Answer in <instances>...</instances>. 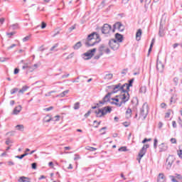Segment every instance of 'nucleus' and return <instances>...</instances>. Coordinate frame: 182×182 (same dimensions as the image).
<instances>
[{"instance_id": "obj_61", "label": "nucleus", "mask_w": 182, "mask_h": 182, "mask_svg": "<svg viewBox=\"0 0 182 182\" xmlns=\"http://www.w3.org/2000/svg\"><path fill=\"white\" fill-rule=\"evenodd\" d=\"M18 73H19V69L15 68L14 69V75H18Z\"/></svg>"}, {"instance_id": "obj_29", "label": "nucleus", "mask_w": 182, "mask_h": 182, "mask_svg": "<svg viewBox=\"0 0 182 182\" xmlns=\"http://www.w3.org/2000/svg\"><path fill=\"white\" fill-rule=\"evenodd\" d=\"M29 154L28 152H26L25 154L21 155V156H16V159H19L20 160H22L23 157H26V156H28Z\"/></svg>"}, {"instance_id": "obj_64", "label": "nucleus", "mask_w": 182, "mask_h": 182, "mask_svg": "<svg viewBox=\"0 0 182 182\" xmlns=\"http://www.w3.org/2000/svg\"><path fill=\"white\" fill-rule=\"evenodd\" d=\"M100 53H99V55L95 56V59H100Z\"/></svg>"}, {"instance_id": "obj_40", "label": "nucleus", "mask_w": 182, "mask_h": 182, "mask_svg": "<svg viewBox=\"0 0 182 182\" xmlns=\"http://www.w3.org/2000/svg\"><path fill=\"white\" fill-rule=\"evenodd\" d=\"M6 60H9V58H0V62H6Z\"/></svg>"}, {"instance_id": "obj_42", "label": "nucleus", "mask_w": 182, "mask_h": 182, "mask_svg": "<svg viewBox=\"0 0 182 182\" xmlns=\"http://www.w3.org/2000/svg\"><path fill=\"white\" fill-rule=\"evenodd\" d=\"M175 177L177 178V180H181V178H182L181 175L178 174V173H176Z\"/></svg>"}, {"instance_id": "obj_2", "label": "nucleus", "mask_w": 182, "mask_h": 182, "mask_svg": "<svg viewBox=\"0 0 182 182\" xmlns=\"http://www.w3.org/2000/svg\"><path fill=\"white\" fill-rule=\"evenodd\" d=\"M133 82H134V79H132L129 80V83H125L123 85L119 83L116 85H112L113 92L117 93V92H127L130 90V87L133 86Z\"/></svg>"}, {"instance_id": "obj_23", "label": "nucleus", "mask_w": 182, "mask_h": 182, "mask_svg": "<svg viewBox=\"0 0 182 182\" xmlns=\"http://www.w3.org/2000/svg\"><path fill=\"white\" fill-rule=\"evenodd\" d=\"M80 48H82V42L79 41L77 42L74 46L73 49L75 50H77V49H80Z\"/></svg>"}, {"instance_id": "obj_36", "label": "nucleus", "mask_w": 182, "mask_h": 182, "mask_svg": "<svg viewBox=\"0 0 182 182\" xmlns=\"http://www.w3.org/2000/svg\"><path fill=\"white\" fill-rule=\"evenodd\" d=\"M141 2H144L145 6L150 5V4L151 3V0H141Z\"/></svg>"}, {"instance_id": "obj_18", "label": "nucleus", "mask_w": 182, "mask_h": 182, "mask_svg": "<svg viewBox=\"0 0 182 182\" xmlns=\"http://www.w3.org/2000/svg\"><path fill=\"white\" fill-rule=\"evenodd\" d=\"M115 38H116L117 42H118V43L123 42V36L118 33L115 34Z\"/></svg>"}, {"instance_id": "obj_20", "label": "nucleus", "mask_w": 182, "mask_h": 182, "mask_svg": "<svg viewBox=\"0 0 182 182\" xmlns=\"http://www.w3.org/2000/svg\"><path fill=\"white\" fill-rule=\"evenodd\" d=\"M28 89H29V87L28 86H23L19 91H18V96H20V95H23V93H25V92H26V90H28Z\"/></svg>"}, {"instance_id": "obj_24", "label": "nucleus", "mask_w": 182, "mask_h": 182, "mask_svg": "<svg viewBox=\"0 0 182 182\" xmlns=\"http://www.w3.org/2000/svg\"><path fill=\"white\" fill-rule=\"evenodd\" d=\"M177 102V95L173 94L171 97V103H176Z\"/></svg>"}, {"instance_id": "obj_53", "label": "nucleus", "mask_w": 182, "mask_h": 182, "mask_svg": "<svg viewBox=\"0 0 182 182\" xmlns=\"http://www.w3.org/2000/svg\"><path fill=\"white\" fill-rule=\"evenodd\" d=\"M54 118H55V122H59V119H60V116L59 115H56L54 117Z\"/></svg>"}, {"instance_id": "obj_25", "label": "nucleus", "mask_w": 182, "mask_h": 182, "mask_svg": "<svg viewBox=\"0 0 182 182\" xmlns=\"http://www.w3.org/2000/svg\"><path fill=\"white\" fill-rule=\"evenodd\" d=\"M16 129L19 132H23V129H25V127L22 124H18L16 126Z\"/></svg>"}, {"instance_id": "obj_28", "label": "nucleus", "mask_w": 182, "mask_h": 182, "mask_svg": "<svg viewBox=\"0 0 182 182\" xmlns=\"http://www.w3.org/2000/svg\"><path fill=\"white\" fill-rule=\"evenodd\" d=\"M61 29L60 28L55 30V33L52 36L53 38H55L57 35H59L60 33Z\"/></svg>"}, {"instance_id": "obj_47", "label": "nucleus", "mask_w": 182, "mask_h": 182, "mask_svg": "<svg viewBox=\"0 0 182 182\" xmlns=\"http://www.w3.org/2000/svg\"><path fill=\"white\" fill-rule=\"evenodd\" d=\"M171 142L173 144H176V143H177V140L175 138H172V139H171Z\"/></svg>"}, {"instance_id": "obj_58", "label": "nucleus", "mask_w": 182, "mask_h": 182, "mask_svg": "<svg viewBox=\"0 0 182 182\" xmlns=\"http://www.w3.org/2000/svg\"><path fill=\"white\" fill-rule=\"evenodd\" d=\"M178 156H179V157L181 159H182V151L181 150L178 151Z\"/></svg>"}, {"instance_id": "obj_35", "label": "nucleus", "mask_w": 182, "mask_h": 182, "mask_svg": "<svg viewBox=\"0 0 182 182\" xmlns=\"http://www.w3.org/2000/svg\"><path fill=\"white\" fill-rule=\"evenodd\" d=\"M119 151H127V146H122L118 149Z\"/></svg>"}, {"instance_id": "obj_12", "label": "nucleus", "mask_w": 182, "mask_h": 182, "mask_svg": "<svg viewBox=\"0 0 182 182\" xmlns=\"http://www.w3.org/2000/svg\"><path fill=\"white\" fill-rule=\"evenodd\" d=\"M110 31H112V26L107 23L104 24V26L102 28V33L107 35V33H110Z\"/></svg>"}, {"instance_id": "obj_4", "label": "nucleus", "mask_w": 182, "mask_h": 182, "mask_svg": "<svg viewBox=\"0 0 182 182\" xmlns=\"http://www.w3.org/2000/svg\"><path fill=\"white\" fill-rule=\"evenodd\" d=\"M107 113H112V107H105L101 109H98L95 111V114H97V117H102Z\"/></svg>"}, {"instance_id": "obj_52", "label": "nucleus", "mask_w": 182, "mask_h": 182, "mask_svg": "<svg viewBox=\"0 0 182 182\" xmlns=\"http://www.w3.org/2000/svg\"><path fill=\"white\" fill-rule=\"evenodd\" d=\"M75 29H76V26H71L70 28H69V31L70 32H72V31H73V30H75Z\"/></svg>"}, {"instance_id": "obj_21", "label": "nucleus", "mask_w": 182, "mask_h": 182, "mask_svg": "<svg viewBox=\"0 0 182 182\" xmlns=\"http://www.w3.org/2000/svg\"><path fill=\"white\" fill-rule=\"evenodd\" d=\"M127 119H130L132 117V109L128 108L126 111Z\"/></svg>"}, {"instance_id": "obj_51", "label": "nucleus", "mask_w": 182, "mask_h": 182, "mask_svg": "<svg viewBox=\"0 0 182 182\" xmlns=\"http://www.w3.org/2000/svg\"><path fill=\"white\" fill-rule=\"evenodd\" d=\"M31 167H32L33 170H36V163H33L31 164Z\"/></svg>"}, {"instance_id": "obj_44", "label": "nucleus", "mask_w": 182, "mask_h": 182, "mask_svg": "<svg viewBox=\"0 0 182 182\" xmlns=\"http://www.w3.org/2000/svg\"><path fill=\"white\" fill-rule=\"evenodd\" d=\"M15 35V32H11V33H7L6 36H9V38H11V36H14Z\"/></svg>"}, {"instance_id": "obj_27", "label": "nucleus", "mask_w": 182, "mask_h": 182, "mask_svg": "<svg viewBox=\"0 0 182 182\" xmlns=\"http://www.w3.org/2000/svg\"><path fill=\"white\" fill-rule=\"evenodd\" d=\"M73 109L74 110H79V109H80V102H75Z\"/></svg>"}, {"instance_id": "obj_63", "label": "nucleus", "mask_w": 182, "mask_h": 182, "mask_svg": "<svg viewBox=\"0 0 182 182\" xmlns=\"http://www.w3.org/2000/svg\"><path fill=\"white\" fill-rule=\"evenodd\" d=\"M159 36H163V30H161V27L159 28Z\"/></svg>"}, {"instance_id": "obj_19", "label": "nucleus", "mask_w": 182, "mask_h": 182, "mask_svg": "<svg viewBox=\"0 0 182 182\" xmlns=\"http://www.w3.org/2000/svg\"><path fill=\"white\" fill-rule=\"evenodd\" d=\"M141 33H143L142 31L141 28L138 29L136 33V41H140L141 38Z\"/></svg>"}, {"instance_id": "obj_16", "label": "nucleus", "mask_w": 182, "mask_h": 182, "mask_svg": "<svg viewBox=\"0 0 182 182\" xmlns=\"http://www.w3.org/2000/svg\"><path fill=\"white\" fill-rule=\"evenodd\" d=\"M157 181L158 182H166V176H164V173H161L159 174Z\"/></svg>"}, {"instance_id": "obj_39", "label": "nucleus", "mask_w": 182, "mask_h": 182, "mask_svg": "<svg viewBox=\"0 0 182 182\" xmlns=\"http://www.w3.org/2000/svg\"><path fill=\"white\" fill-rule=\"evenodd\" d=\"M58 46H59L58 43H55L50 49V50L53 51L55 50V49H56V48H58Z\"/></svg>"}, {"instance_id": "obj_41", "label": "nucleus", "mask_w": 182, "mask_h": 182, "mask_svg": "<svg viewBox=\"0 0 182 182\" xmlns=\"http://www.w3.org/2000/svg\"><path fill=\"white\" fill-rule=\"evenodd\" d=\"M30 38H31V36H27L23 38V42H28V41H29Z\"/></svg>"}, {"instance_id": "obj_45", "label": "nucleus", "mask_w": 182, "mask_h": 182, "mask_svg": "<svg viewBox=\"0 0 182 182\" xmlns=\"http://www.w3.org/2000/svg\"><path fill=\"white\" fill-rule=\"evenodd\" d=\"M45 28H46V23L43 21L41 23V29H45Z\"/></svg>"}, {"instance_id": "obj_1", "label": "nucleus", "mask_w": 182, "mask_h": 182, "mask_svg": "<svg viewBox=\"0 0 182 182\" xmlns=\"http://www.w3.org/2000/svg\"><path fill=\"white\" fill-rule=\"evenodd\" d=\"M121 92L119 95H117L114 98H112V105H115L117 107H121L122 105H126V102H129L130 99V95L127 92Z\"/></svg>"}, {"instance_id": "obj_57", "label": "nucleus", "mask_w": 182, "mask_h": 182, "mask_svg": "<svg viewBox=\"0 0 182 182\" xmlns=\"http://www.w3.org/2000/svg\"><path fill=\"white\" fill-rule=\"evenodd\" d=\"M53 109V107H49L48 108H46V112H50V110Z\"/></svg>"}, {"instance_id": "obj_59", "label": "nucleus", "mask_w": 182, "mask_h": 182, "mask_svg": "<svg viewBox=\"0 0 182 182\" xmlns=\"http://www.w3.org/2000/svg\"><path fill=\"white\" fill-rule=\"evenodd\" d=\"M80 159V156L77 155V154H75V158H74V160H79Z\"/></svg>"}, {"instance_id": "obj_46", "label": "nucleus", "mask_w": 182, "mask_h": 182, "mask_svg": "<svg viewBox=\"0 0 182 182\" xmlns=\"http://www.w3.org/2000/svg\"><path fill=\"white\" fill-rule=\"evenodd\" d=\"M50 120H52V119H50V118L48 119V117H46V118L44 119V122L49 123V122H50Z\"/></svg>"}, {"instance_id": "obj_11", "label": "nucleus", "mask_w": 182, "mask_h": 182, "mask_svg": "<svg viewBox=\"0 0 182 182\" xmlns=\"http://www.w3.org/2000/svg\"><path fill=\"white\" fill-rule=\"evenodd\" d=\"M173 163H174V156H169L166 159V170H170Z\"/></svg>"}, {"instance_id": "obj_56", "label": "nucleus", "mask_w": 182, "mask_h": 182, "mask_svg": "<svg viewBox=\"0 0 182 182\" xmlns=\"http://www.w3.org/2000/svg\"><path fill=\"white\" fill-rule=\"evenodd\" d=\"M15 46H16V44H12L11 46H10L9 47L7 48V50H9V49H12V48H15Z\"/></svg>"}, {"instance_id": "obj_5", "label": "nucleus", "mask_w": 182, "mask_h": 182, "mask_svg": "<svg viewBox=\"0 0 182 182\" xmlns=\"http://www.w3.org/2000/svg\"><path fill=\"white\" fill-rule=\"evenodd\" d=\"M149 114V105L147 102L144 103L142 107L140 109L139 116L144 120Z\"/></svg>"}, {"instance_id": "obj_22", "label": "nucleus", "mask_w": 182, "mask_h": 182, "mask_svg": "<svg viewBox=\"0 0 182 182\" xmlns=\"http://www.w3.org/2000/svg\"><path fill=\"white\" fill-rule=\"evenodd\" d=\"M105 80H110L113 79V74L109 73L106 74L105 76L104 77Z\"/></svg>"}, {"instance_id": "obj_32", "label": "nucleus", "mask_w": 182, "mask_h": 182, "mask_svg": "<svg viewBox=\"0 0 182 182\" xmlns=\"http://www.w3.org/2000/svg\"><path fill=\"white\" fill-rule=\"evenodd\" d=\"M26 179H28L27 177L21 176V177L18 178V182H26Z\"/></svg>"}, {"instance_id": "obj_10", "label": "nucleus", "mask_w": 182, "mask_h": 182, "mask_svg": "<svg viewBox=\"0 0 182 182\" xmlns=\"http://www.w3.org/2000/svg\"><path fill=\"white\" fill-rule=\"evenodd\" d=\"M112 93L116 92H114L113 91L112 92H108L107 95L104 97L103 100L100 101V103L97 104V106H99L100 105H105V103H107V102H110V96H112Z\"/></svg>"}, {"instance_id": "obj_38", "label": "nucleus", "mask_w": 182, "mask_h": 182, "mask_svg": "<svg viewBox=\"0 0 182 182\" xmlns=\"http://www.w3.org/2000/svg\"><path fill=\"white\" fill-rule=\"evenodd\" d=\"M18 90H19V89L18 88H14L11 90V95H15V93H16V92H18Z\"/></svg>"}, {"instance_id": "obj_48", "label": "nucleus", "mask_w": 182, "mask_h": 182, "mask_svg": "<svg viewBox=\"0 0 182 182\" xmlns=\"http://www.w3.org/2000/svg\"><path fill=\"white\" fill-rule=\"evenodd\" d=\"M11 143H12V141H11V139H7L6 141V144L7 146H9V144H11Z\"/></svg>"}, {"instance_id": "obj_8", "label": "nucleus", "mask_w": 182, "mask_h": 182, "mask_svg": "<svg viewBox=\"0 0 182 182\" xmlns=\"http://www.w3.org/2000/svg\"><path fill=\"white\" fill-rule=\"evenodd\" d=\"M149 147H150L149 144H145L139 151V159H138L139 163H140L141 159H143V156H144V154H146V152L147 151V149H149Z\"/></svg>"}, {"instance_id": "obj_17", "label": "nucleus", "mask_w": 182, "mask_h": 182, "mask_svg": "<svg viewBox=\"0 0 182 182\" xmlns=\"http://www.w3.org/2000/svg\"><path fill=\"white\" fill-rule=\"evenodd\" d=\"M168 149V146L164 143H162L159 145V151H166Z\"/></svg>"}, {"instance_id": "obj_62", "label": "nucleus", "mask_w": 182, "mask_h": 182, "mask_svg": "<svg viewBox=\"0 0 182 182\" xmlns=\"http://www.w3.org/2000/svg\"><path fill=\"white\" fill-rule=\"evenodd\" d=\"M9 166H14L15 163H14L12 161H8Z\"/></svg>"}, {"instance_id": "obj_55", "label": "nucleus", "mask_w": 182, "mask_h": 182, "mask_svg": "<svg viewBox=\"0 0 182 182\" xmlns=\"http://www.w3.org/2000/svg\"><path fill=\"white\" fill-rule=\"evenodd\" d=\"M172 126L174 129H176V127H177V123L176 122V121L172 122Z\"/></svg>"}, {"instance_id": "obj_3", "label": "nucleus", "mask_w": 182, "mask_h": 182, "mask_svg": "<svg viewBox=\"0 0 182 182\" xmlns=\"http://www.w3.org/2000/svg\"><path fill=\"white\" fill-rule=\"evenodd\" d=\"M100 38H99V34L97 33H92L87 36V41L85 42V46L89 48L90 46H95L96 43L100 42Z\"/></svg>"}, {"instance_id": "obj_26", "label": "nucleus", "mask_w": 182, "mask_h": 182, "mask_svg": "<svg viewBox=\"0 0 182 182\" xmlns=\"http://www.w3.org/2000/svg\"><path fill=\"white\" fill-rule=\"evenodd\" d=\"M10 28H11V29L13 30H16V29H19V24L18 23H16L14 24H12L11 26H10Z\"/></svg>"}, {"instance_id": "obj_6", "label": "nucleus", "mask_w": 182, "mask_h": 182, "mask_svg": "<svg viewBox=\"0 0 182 182\" xmlns=\"http://www.w3.org/2000/svg\"><path fill=\"white\" fill-rule=\"evenodd\" d=\"M99 53H100V55H103L104 53L109 55V53H110V48L105 44H102L99 47Z\"/></svg>"}, {"instance_id": "obj_30", "label": "nucleus", "mask_w": 182, "mask_h": 182, "mask_svg": "<svg viewBox=\"0 0 182 182\" xmlns=\"http://www.w3.org/2000/svg\"><path fill=\"white\" fill-rule=\"evenodd\" d=\"M146 90H147V88H146V86H142L139 89V93H146Z\"/></svg>"}, {"instance_id": "obj_54", "label": "nucleus", "mask_w": 182, "mask_h": 182, "mask_svg": "<svg viewBox=\"0 0 182 182\" xmlns=\"http://www.w3.org/2000/svg\"><path fill=\"white\" fill-rule=\"evenodd\" d=\"M4 22H5V18H0L1 25H4Z\"/></svg>"}, {"instance_id": "obj_49", "label": "nucleus", "mask_w": 182, "mask_h": 182, "mask_svg": "<svg viewBox=\"0 0 182 182\" xmlns=\"http://www.w3.org/2000/svg\"><path fill=\"white\" fill-rule=\"evenodd\" d=\"M154 45V43L151 42V45H150V47H149V53H150V52H151V48H153Z\"/></svg>"}, {"instance_id": "obj_33", "label": "nucleus", "mask_w": 182, "mask_h": 182, "mask_svg": "<svg viewBox=\"0 0 182 182\" xmlns=\"http://www.w3.org/2000/svg\"><path fill=\"white\" fill-rule=\"evenodd\" d=\"M69 93V90H67L65 91H63L62 93L60 94V97H65L66 95Z\"/></svg>"}, {"instance_id": "obj_43", "label": "nucleus", "mask_w": 182, "mask_h": 182, "mask_svg": "<svg viewBox=\"0 0 182 182\" xmlns=\"http://www.w3.org/2000/svg\"><path fill=\"white\" fill-rule=\"evenodd\" d=\"M73 56H75V53H72L70 55H68V57L66 58V59H72V58H73Z\"/></svg>"}, {"instance_id": "obj_7", "label": "nucleus", "mask_w": 182, "mask_h": 182, "mask_svg": "<svg viewBox=\"0 0 182 182\" xmlns=\"http://www.w3.org/2000/svg\"><path fill=\"white\" fill-rule=\"evenodd\" d=\"M109 45L112 50H117V49H119V48L120 47V44H119V42H117L116 39H111L109 41Z\"/></svg>"}, {"instance_id": "obj_15", "label": "nucleus", "mask_w": 182, "mask_h": 182, "mask_svg": "<svg viewBox=\"0 0 182 182\" xmlns=\"http://www.w3.org/2000/svg\"><path fill=\"white\" fill-rule=\"evenodd\" d=\"M21 110H22V106L18 105L14 109L12 114H19V113H21Z\"/></svg>"}, {"instance_id": "obj_37", "label": "nucleus", "mask_w": 182, "mask_h": 182, "mask_svg": "<svg viewBox=\"0 0 182 182\" xmlns=\"http://www.w3.org/2000/svg\"><path fill=\"white\" fill-rule=\"evenodd\" d=\"M157 143H159V141L157 140V139H154V149H157Z\"/></svg>"}, {"instance_id": "obj_60", "label": "nucleus", "mask_w": 182, "mask_h": 182, "mask_svg": "<svg viewBox=\"0 0 182 182\" xmlns=\"http://www.w3.org/2000/svg\"><path fill=\"white\" fill-rule=\"evenodd\" d=\"M90 113H91V112L90 111H88L84 116H85V117H89V116H90Z\"/></svg>"}, {"instance_id": "obj_34", "label": "nucleus", "mask_w": 182, "mask_h": 182, "mask_svg": "<svg viewBox=\"0 0 182 182\" xmlns=\"http://www.w3.org/2000/svg\"><path fill=\"white\" fill-rule=\"evenodd\" d=\"M169 178L172 182H178L174 176H169Z\"/></svg>"}, {"instance_id": "obj_9", "label": "nucleus", "mask_w": 182, "mask_h": 182, "mask_svg": "<svg viewBox=\"0 0 182 182\" xmlns=\"http://www.w3.org/2000/svg\"><path fill=\"white\" fill-rule=\"evenodd\" d=\"M95 52H96V48H93L92 50H88L87 53H85V60H89V59H92V58H93V55H95Z\"/></svg>"}, {"instance_id": "obj_31", "label": "nucleus", "mask_w": 182, "mask_h": 182, "mask_svg": "<svg viewBox=\"0 0 182 182\" xmlns=\"http://www.w3.org/2000/svg\"><path fill=\"white\" fill-rule=\"evenodd\" d=\"M85 149L88 150L89 151H96V150H97V149L92 146H87L85 147Z\"/></svg>"}, {"instance_id": "obj_50", "label": "nucleus", "mask_w": 182, "mask_h": 182, "mask_svg": "<svg viewBox=\"0 0 182 182\" xmlns=\"http://www.w3.org/2000/svg\"><path fill=\"white\" fill-rule=\"evenodd\" d=\"M173 82H175V85H177L178 84V77H174L173 78Z\"/></svg>"}, {"instance_id": "obj_13", "label": "nucleus", "mask_w": 182, "mask_h": 182, "mask_svg": "<svg viewBox=\"0 0 182 182\" xmlns=\"http://www.w3.org/2000/svg\"><path fill=\"white\" fill-rule=\"evenodd\" d=\"M114 29H118L119 32H123L124 31V26L120 22H117L114 24Z\"/></svg>"}, {"instance_id": "obj_14", "label": "nucleus", "mask_w": 182, "mask_h": 182, "mask_svg": "<svg viewBox=\"0 0 182 182\" xmlns=\"http://www.w3.org/2000/svg\"><path fill=\"white\" fill-rule=\"evenodd\" d=\"M156 69L161 73L164 70V64L161 61H157Z\"/></svg>"}]
</instances>
